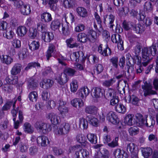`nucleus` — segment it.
Listing matches in <instances>:
<instances>
[{
	"label": "nucleus",
	"mask_w": 158,
	"mask_h": 158,
	"mask_svg": "<svg viewBox=\"0 0 158 158\" xmlns=\"http://www.w3.org/2000/svg\"><path fill=\"white\" fill-rule=\"evenodd\" d=\"M69 150L70 152L75 151V158H88L89 157V152L86 149L81 148L79 145L72 146Z\"/></svg>",
	"instance_id": "f257e3e1"
},
{
	"label": "nucleus",
	"mask_w": 158,
	"mask_h": 158,
	"mask_svg": "<svg viewBox=\"0 0 158 158\" xmlns=\"http://www.w3.org/2000/svg\"><path fill=\"white\" fill-rule=\"evenodd\" d=\"M70 127V125L69 123H63L54 131V133L58 135H64L69 132Z\"/></svg>",
	"instance_id": "f03ea898"
},
{
	"label": "nucleus",
	"mask_w": 158,
	"mask_h": 158,
	"mask_svg": "<svg viewBox=\"0 0 158 158\" xmlns=\"http://www.w3.org/2000/svg\"><path fill=\"white\" fill-rule=\"evenodd\" d=\"M151 51L150 49L148 50V48H144L142 50V64L144 66H146L152 58L151 53L149 51Z\"/></svg>",
	"instance_id": "7ed1b4c3"
},
{
	"label": "nucleus",
	"mask_w": 158,
	"mask_h": 158,
	"mask_svg": "<svg viewBox=\"0 0 158 158\" xmlns=\"http://www.w3.org/2000/svg\"><path fill=\"white\" fill-rule=\"evenodd\" d=\"M142 88L144 92V95L146 96L150 95L155 94L156 92L153 90V87L152 84L149 82L146 81L144 84L142 85Z\"/></svg>",
	"instance_id": "20e7f679"
},
{
	"label": "nucleus",
	"mask_w": 158,
	"mask_h": 158,
	"mask_svg": "<svg viewBox=\"0 0 158 158\" xmlns=\"http://www.w3.org/2000/svg\"><path fill=\"white\" fill-rule=\"evenodd\" d=\"M121 35L118 34H114L111 37V39L113 43L117 44V47L120 50H124L123 41L122 40Z\"/></svg>",
	"instance_id": "39448f33"
},
{
	"label": "nucleus",
	"mask_w": 158,
	"mask_h": 158,
	"mask_svg": "<svg viewBox=\"0 0 158 158\" xmlns=\"http://www.w3.org/2000/svg\"><path fill=\"white\" fill-rule=\"evenodd\" d=\"M106 120L113 124H116L119 123V120L115 112H109L106 115Z\"/></svg>",
	"instance_id": "423d86ee"
},
{
	"label": "nucleus",
	"mask_w": 158,
	"mask_h": 158,
	"mask_svg": "<svg viewBox=\"0 0 158 158\" xmlns=\"http://www.w3.org/2000/svg\"><path fill=\"white\" fill-rule=\"evenodd\" d=\"M46 118L54 125L58 124L60 121V117L53 113H50L46 115Z\"/></svg>",
	"instance_id": "0eeeda50"
},
{
	"label": "nucleus",
	"mask_w": 158,
	"mask_h": 158,
	"mask_svg": "<svg viewBox=\"0 0 158 158\" xmlns=\"http://www.w3.org/2000/svg\"><path fill=\"white\" fill-rule=\"evenodd\" d=\"M98 51L104 56H107L108 55H110L111 53V51L107 44L104 48L102 44L100 45L98 47Z\"/></svg>",
	"instance_id": "6e6552de"
},
{
	"label": "nucleus",
	"mask_w": 158,
	"mask_h": 158,
	"mask_svg": "<svg viewBox=\"0 0 158 158\" xmlns=\"http://www.w3.org/2000/svg\"><path fill=\"white\" fill-rule=\"evenodd\" d=\"M104 18V23H107L110 29H113L114 26L113 23L115 19V16L111 14H110L105 16Z\"/></svg>",
	"instance_id": "1a4fd4ad"
},
{
	"label": "nucleus",
	"mask_w": 158,
	"mask_h": 158,
	"mask_svg": "<svg viewBox=\"0 0 158 158\" xmlns=\"http://www.w3.org/2000/svg\"><path fill=\"white\" fill-rule=\"evenodd\" d=\"M36 140L38 145L42 147H45L49 143L48 138L45 136L38 137Z\"/></svg>",
	"instance_id": "9d476101"
},
{
	"label": "nucleus",
	"mask_w": 158,
	"mask_h": 158,
	"mask_svg": "<svg viewBox=\"0 0 158 158\" xmlns=\"http://www.w3.org/2000/svg\"><path fill=\"white\" fill-rule=\"evenodd\" d=\"M135 117L136 119V124L138 126L142 127L145 126L146 122L145 117H143L142 114L138 113L136 114Z\"/></svg>",
	"instance_id": "9b49d317"
},
{
	"label": "nucleus",
	"mask_w": 158,
	"mask_h": 158,
	"mask_svg": "<svg viewBox=\"0 0 158 158\" xmlns=\"http://www.w3.org/2000/svg\"><path fill=\"white\" fill-rule=\"evenodd\" d=\"M114 154L116 158H127L128 157L127 152L119 148L116 149Z\"/></svg>",
	"instance_id": "f8f14e48"
},
{
	"label": "nucleus",
	"mask_w": 158,
	"mask_h": 158,
	"mask_svg": "<svg viewBox=\"0 0 158 158\" xmlns=\"http://www.w3.org/2000/svg\"><path fill=\"white\" fill-rule=\"evenodd\" d=\"M53 33L46 31L42 34V39L45 42H49L54 38Z\"/></svg>",
	"instance_id": "ddd939ff"
},
{
	"label": "nucleus",
	"mask_w": 158,
	"mask_h": 158,
	"mask_svg": "<svg viewBox=\"0 0 158 158\" xmlns=\"http://www.w3.org/2000/svg\"><path fill=\"white\" fill-rule=\"evenodd\" d=\"M92 95L96 99L101 98L103 95L102 90L99 87H95L92 90Z\"/></svg>",
	"instance_id": "4468645a"
},
{
	"label": "nucleus",
	"mask_w": 158,
	"mask_h": 158,
	"mask_svg": "<svg viewBox=\"0 0 158 158\" xmlns=\"http://www.w3.org/2000/svg\"><path fill=\"white\" fill-rule=\"evenodd\" d=\"M77 141L81 144L82 147H85L89 144L86 141L85 137L82 134H78L76 136Z\"/></svg>",
	"instance_id": "2eb2a0df"
},
{
	"label": "nucleus",
	"mask_w": 158,
	"mask_h": 158,
	"mask_svg": "<svg viewBox=\"0 0 158 158\" xmlns=\"http://www.w3.org/2000/svg\"><path fill=\"white\" fill-rule=\"evenodd\" d=\"M98 108L94 106H88L86 107L85 112L89 114L95 115L97 114Z\"/></svg>",
	"instance_id": "dca6fc26"
},
{
	"label": "nucleus",
	"mask_w": 158,
	"mask_h": 158,
	"mask_svg": "<svg viewBox=\"0 0 158 158\" xmlns=\"http://www.w3.org/2000/svg\"><path fill=\"white\" fill-rule=\"evenodd\" d=\"M40 17L42 21L44 23H48L52 19L51 14L47 12H44L40 15Z\"/></svg>",
	"instance_id": "f3484780"
},
{
	"label": "nucleus",
	"mask_w": 158,
	"mask_h": 158,
	"mask_svg": "<svg viewBox=\"0 0 158 158\" xmlns=\"http://www.w3.org/2000/svg\"><path fill=\"white\" fill-rule=\"evenodd\" d=\"M6 80L8 83L15 85L18 82V78L16 75H11L7 77L6 78Z\"/></svg>",
	"instance_id": "a211bd4d"
},
{
	"label": "nucleus",
	"mask_w": 158,
	"mask_h": 158,
	"mask_svg": "<svg viewBox=\"0 0 158 158\" xmlns=\"http://www.w3.org/2000/svg\"><path fill=\"white\" fill-rule=\"evenodd\" d=\"M22 65L19 63L15 64L12 68L10 71L12 75H16L19 74L21 72L22 69Z\"/></svg>",
	"instance_id": "6ab92c4d"
},
{
	"label": "nucleus",
	"mask_w": 158,
	"mask_h": 158,
	"mask_svg": "<svg viewBox=\"0 0 158 158\" xmlns=\"http://www.w3.org/2000/svg\"><path fill=\"white\" fill-rule=\"evenodd\" d=\"M56 80L60 85H63L68 81V78H67V75L64 73L61 75L59 74L56 77Z\"/></svg>",
	"instance_id": "aec40b11"
},
{
	"label": "nucleus",
	"mask_w": 158,
	"mask_h": 158,
	"mask_svg": "<svg viewBox=\"0 0 158 158\" xmlns=\"http://www.w3.org/2000/svg\"><path fill=\"white\" fill-rule=\"evenodd\" d=\"M88 33L89 36L91 37V40L90 41L92 42H95L100 34H98L97 31H95L92 29L89 30L88 31Z\"/></svg>",
	"instance_id": "412c9836"
},
{
	"label": "nucleus",
	"mask_w": 158,
	"mask_h": 158,
	"mask_svg": "<svg viewBox=\"0 0 158 158\" xmlns=\"http://www.w3.org/2000/svg\"><path fill=\"white\" fill-rule=\"evenodd\" d=\"M79 96L82 99L84 98L89 94V91L88 88L87 87H83L80 89L77 92Z\"/></svg>",
	"instance_id": "4be33fe9"
},
{
	"label": "nucleus",
	"mask_w": 158,
	"mask_h": 158,
	"mask_svg": "<svg viewBox=\"0 0 158 158\" xmlns=\"http://www.w3.org/2000/svg\"><path fill=\"white\" fill-rule=\"evenodd\" d=\"M72 105L74 107L77 108V106L79 107H81L84 105V102L82 100L79 98H74L71 101Z\"/></svg>",
	"instance_id": "5701e85b"
},
{
	"label": "nucleus",
	"mask_w": 158,
	"mask_h": 158,
	"mask_svg": "<svg viewBox=\"0 0 158 158\" xmlns=\"http://www.w3.org/2000/svg\"><path fill=\"white\" fill-rule=\"evenodd\" d=\"M19 120L16 121V117H14L13 118L14 123V128L16 129H17L18 128L20 123H21L22 122L23 119V112L21 110L19 111Z\"/></svg>",
	"instance_id": "b1692460"
},
{
	"label": "nucleus",
	"mask_w": 158,
	"mask_h": 158,
	"mask_svg": "<svg viewBox=\"0 0 158 158\" xmlns=\"http://www.w3.org/2000/svg\"><path fill=\"white\" fill-rule=\"evenodd\" d=\"M126 149L128 152L131 154L137 151L136 150V145L133 143L130 142L126 144Z\"/></svg>",
	"instance_id": "393cba45"
},
{
	"label": "nucleus",
	"mask_w": 158,
	"mask_h": 158,
	"mask_svg": "<svg viewBox=\"0 0 158 158\" xmlns=\"http://www.w3.org/2000/svg\"><path fill=\"white\" fill-rule=\"evenodd\" d=\"M54 84L53 81L50 79H45L44 80L42 84V87L47 89L51 87Z\"/></svg>",
	"instance_id": "a878e982"
},
{
	"label": "nucleus",
	"mask_w": 158,
	"mask_h": 158,
	"mask_svg": "<svg viewBox=\"0 0 158 158\" xmlns=\"http://www.w3.org/2000/svg\"><path fill=\"white\" fill-rule=\"evenodd\" d=\"M38 85L37 80L31 78L28 82V87L30 90H32L35 89Z\"/></svg>",
	"instance_id": "bb28decb"
},
{
	"label": "nucleus",
	"mask_w": 158,
	"mask_h": 158,
	"mask_svg": "<svg viewBox=\"0 0 158 158\" xmlns=\"http://www.w3.org/2000/svg\"><path fill=\"white\" fill-rule=\"evenodd\" d=\"M27 31V29L25 26H20L17 28L16 33L18 35L22 37L24 36Z\"/></svg>",
	"instance_id": "cd10ccee"
},
{
	"label": "nucleus",
	"mask_w": 158,
	"mask_h": 158,
	"mask_svg": "<svg viewBox=\"0 0 158 158\" xmlns=\"http://www.w3.org/2000/svg\"><path fill=\"white\" fill-rule=\"evenodd\" d=\"M17 99L14 98L10 101H8L3 106L2 108V110H6L10 108L11 106L13 105V108L15 107V105L16 103Z\"/></svg>",
	"instance_id": "c85d7f7f"
},
{
	"label": "nucleus",
	"mask_w": 158,
	"mask_h": 158,
	"mask_svg": "<svg viewBox=\"0 0 158 158\" xmlns=\"http://www.w3.org/2000/svg\"><path fill=\"white\" fill-rule=\"evenodd\" d=\"M77 37V40L82 43H85L88 40H89L88 39L87 35L84 33H79Z\"/></svg>",
	"instance_id": "c756f323"
},
{
	"label": "nucleus",
	"mask_w": 158,
	"mask_h": 158,
	"mask_svg": "<svg viewBox=\"0 0 158 158\" xmlns=\"http://www.w3.org/2000/svg\"><path fill=\"white\" fill-rule=\"evenodd\" d=\"M59 104V105L58 107V110L61 114H65L67 113L68 112V108L64 106L63 102L60 100Z\"/></svg>",
	"instance_id": "7c9ffc66"
},
{
	"label": "nucleus",
	"mask_w": 158,
	"mask_h": 158,
	"mask_svg": "<svg viewBox=\"0 0 158 158\" xmlns=\"http://www.w3.org/2000/svg\"><path fill=\"white\" fill-rule=\"evenodd\" d=\"M76 11L80 16L84 18L87 16L88 13L86 9L82 7H78L76 9Z\"/></svg>",
	"instance_id": "2f4dec72"
},
{
	"label": "nucleus",
	"mask_w": 158,
	"mask_h": 158,
	"mask_svg": "<svg viewBox=\"0 0 158 158\" xmlns=\"http://www.w3.org/2000/svg\"><path fill=\"white\" fill-rule=\"evenodd\" d=\"M20 11L21 14L23 15H28L31 12L30 7L29 5H25L24 6H22L21 8L20 9Z\"/></svg>",
	"instance_id": "473e14b6"
},
{
	"label": "nucleus",
	"mask_w": 158,
	"mask_h": 158,
	"mask_svg": "<svg viewBox=\"0 0 158 158\" xmlns=\"http://www.w3.org/2000/svg\"><path fill=\"white\" fill-rule=\"evenodd\" d=\"M87 117L90 124L94 127H97L98 124V120L93 116L88 115Z\"/></svg>",
	"instance_id": "72a5a7b5"
},
{
	"label": "nucleus",
	"mask_w": 158,
	"mask_h": 158,
	"mask_svg": "<svg viewBox=\"0 0 158 158\" xmlns=\"http://www.w3.org/2000/svg\"><path fill=\"white\" fill-rule=\"evenodd\" d=\"M150 49L151 51H149L152 56H155L156 54H158V41L154 45L153 44L150 47L148 48V49Z\"/></svg>",
	"instance_id": "f704fd0d"
},
{
	"label": "nucleus",
	"mask_w": 158,
	"mask_h": 158,
	"mask_svg": "<svg viewBox=\"0 0 158 158\" xmlns=\"http://www.w3.org/2000/svg\"><path fill=\"white\" fill-rule=\"evenodd\" d=\"M60 25L59 21L58 19H55L51 23L50 27L52 30L55 31L59 29Z\"/></svg>",
	"instance_id": "c9c22d12"
},
{
	"label": "nucleus",
	"mask_w": 158,
	"mask_h": 158,
	"mask_svg": "<svg viewBox=\"0 0 158 158\" xmlns=\"http://www.w3.org/2000/svg\"><path fill=\"white\" fill-rule=\"evenodd\" d=\"M0 58L3 63L7 64H10L13 60V59L10 56L6 55L0 56Z\"/></svg>",
	"instance_id": "e433bc0d"
},
{
	"label": "nucleus",
	"mask_w": 158,
	"mask_h": 158,
	"mask_svg": "<svg viewBox=\"0 0 158 158\" xmlns=\"http://www.w3.org/2000/svg\"><path fill=\"white\" fill-rule=\"evenodd\" d=\"M87 137L91 143L96 144L97 143V137L96 134L89 133L87 135Z\"/></svg>",
	"instance_id": "4c0bfd02"
},
{
	"label": "nucleus",
	"mask_w": 158,
	"mask_h": 158,
	"mask_svg": "<svg viewBox=\"0 0 158 158\" xmlns=\"http://www.w3.org/2000/svg\"><path fill=\"white\" fill-rule=\"evenodd\" d=\"M142 152L144 157L148 158L152 155V150L151 148L149 147L143 148L142 150Z\"/></svg>",
	"instance_id": "58836bf2"
},
{
	"label": "nucleus",
	"mask_w": 158,
	"mask_h": 158,
	"mask_svg": "<svg viewBox=\"0 0 158 158\" xmlns=\"http://www.w3.org/2000/svg\"><path fill=\"white\" fill-rule=\"evenodd\" d=\"M24 130L27 133L31 134L34 131V128L28 123H25L23 125Z\"/></svg>",
	"instance_id": "ea45409f"
},
{
	"label": "nucleus",
	"mask_w": 158,
	"mask_h": 158,
	"mask_svg": "<svg viewBox=\"0 0 158 158\" xmlns=\"http://www.w3.org/2000/svg\"><path fill=\"white\" fill-rule=\"evenodd\" d=\"M133 116L131 114H128L124 120V123L127 125L131 126L133 125Z\"/></svg>",
	"instance_id": "a19ab883"
},
{
	"label": "nucleus",
	"mask_w": 158,
	"mask_h": 158,
	"mask_svg": "<svg viewBox=\"0 0 158 158\" xmlns=\"http://www.w3.org/2000/svg\"><path fill=\"white\" fill-rule=\"evenodd\" d=\"M51 126L50 124L44 123L40 131L43 134H45L51 131Z\"/></svg>",
	"instance_id": "79ce46f5"
},
{
	"label": "nucleus",
	"mask_w": 158,
	"mask_h": 158,
	"mask_svg": "<svg viewBox=\"0 0 158 158\" xmlns=\"http://www.w3.org/2000/svg\"><path fill=\"white\" fill-rule=\"evenodd\" d=\"M40 46L39 41L35 40L33 41L30 44H29L30 49L32 51H34L38 49Z\"/></svg>",
	"instance_id": "37998d69"
},
{
	"label": "nucleus",
	"mask_w": 158,
	"mask_h": 158,
	"mask_svg": "<svg viewBox=\"0 0 158 158\" xmlns=\"http://www.w3.org/2000/svg\"><path fill=\"white\" fill-rule=\"evenodd\" d=\"M132 28L137 33H142L145 30L144 27L140 24H137L134 26L133 25V27H132Z\"/></svg>",
	"instance_id": "c03bdc74"
},
{
	"label": "nucleus",
	"mask_w": 158,
	"mask_h": 158,
	"mask_svg": "<svg viewBox=\"0 0 158 158\" xmlns=\"http://www.w3.org/2000/svg\"><path fill=\"white\" fill-rule=\"evenodd\" d=\"M145 117L146 118V122L145 123V126L148 127H151L153 126L155 124V120L152 118H150L149 119H147V115H145Z\"/></svg>",
	"instance_id": "a18cd8bd"
},
{
	"label": "nucleus",
	"mask_w": 158,
	"mask_h": 158,
	"mask_svg": "<svg viewBox=\"0 0 158 158\" xmlns=\"http://www.w3.org/2000/svg\"><path fill=\"white\" fill-rule=\"evenodd\" d=\"M55 49L54 45L53 44H50L46 55V57L48 60H49V58L52 56V53L54 52Z\"/></svg>",
	"instance_id": "49530a36"
},
{
	"label": "nucleus",
	"mask_w": 158,
	"mask_h": 158,
	"mask_svg": "<svg viewBox=\"0 0 158 158\" xmlns=\"http://www.w3.org/2000/svg\"><path fill=\"white\" fill-rule=\"evenodd\" d=\"M126 100H128L129 102H131L133 104L136 105L138 103L139 99L137 97L133 95L129 96L127 99H126Z\"/></svg>",
	"instance_id": "de8ad7c7"
},
{
	"label": "nucleus",
	"mask_w": 158,
	"mask_h": 158,
	"mask_svg": "<svg viewBox=\"0 0 158 158\" xmlns=\"http://www.w3.org/2000/svg\"><path fill=\"white\" fill-rule=\"evenodd\" d=\"M37 28L38 31L41 32L42 34L47 31V26L41 23H39L37 24Z\"/></svg>",
	"instance_id": "09e8293b"
},
{
	"label": "nucleus",
	"mask_w": 158,
	"mask_h": 158,
	"mask_svg": "<svg viewBox=\"0 0 158 158\" xmlns=\"http://www.w3.org/2000/svg\"><path fill=\"white\" fill-rule=\"evenodd\" d=\"M62 31L63 34L65 35H68L70 33V30L69 26L67 23H64L62 26Z\"/></svg>",
	"instance_id": "8fccbe9b"
},
{
	"label": "nucleus",
	"mask_w": 158,
	"mask_h": 158,
	"mask_svg": "<svg viewBox=\"0 0 158 158\" xmlns=\"http://www.w3.org/2000/svg\"><path fill=\"white\" fill-rule=\"evenodd\" d=\"M88 122L87 120L84 118H80L79 125L80 127H83L84 129H86L88 128Z\"/></svg>",
	"instance_id": "3c124183"
},
{
	"label": "nucleus",
	"mask_w": 158,
	"mask_h": 158,
	"mask_svg": "<svg viewBox=\"0 0 158 158\" xmlns=\"http://www.w3.org/2000/svg\"><path fill=\"white\" fill-rule=\"evenodd\" d=\"M116 110L119 113H124L126 112V108L121 104H117L115 106Z\"/></svg>",
	"instance_id": "603ef678"
},
{
	"label": "nucleus",
	"mask_w": 158,
	"mask_h": 158,
	"mask_svg": "<svg viewBox=\"0 0 158 158\" xmlns=\"http://www.w3.org/2000/svg\"><path fill=\"white\" fill-rule=\"evenodd\" d=\"M103 69L104 68L102 64H96L94 67V73L97 74H99L103 71Z\"/></svg>",
	"instance_id": "864d4df0"
},
{
	"label": "nucleus",
	"mask_w": 158,
	"mask_h": 158,
	"mask_svg": "<svg viewBox=\"0 0 158 158\" xmlns=\"http://www.w3.org/2000/svg\"><path fill=\"white\" fill-rule=\"evenodd\" d=\"M116 81L115 78L113 77L110 79L105 81L103 83V85L106 87H109L114 83Z\"/></svg>",
	"instance_id": "5fc2aeb1"
},
{
	"label": "nucleus",
	"mask_w": 158,
	"mask_h": 158,
	"mask_svg": "<svg viewBox=\"0 0 158 158\" xmlns=\"http://www.w3.org/2000/svg\"><path fill=\"white\" fill-rule=\"evenodd\" d=\"M3 36L6 37L7 39L10 40L13 39L15 35L14 32L10 30H6V32L3 34Z\"/></svg>",
	"instance_id": "6e6d98bb"
},
{
	"label": "nucleus",
	"mask_w": 158,
	"mask_h": 158,
	"mask_svg": "<svg viewBox=\"0 0 158 158\" xmlns=\"http://www.w3.org/2000/svg\"><path fill=\"white\" fill-rule=\"evenodd\" d=\"M153 9V6L150 1L146 2L144 5V10L148 12H150Z\"/></svg>",
	"instance_id": "4d7b16f0"
},
{
	"label": "nucleus",
	"mask_w": 158,
	"mask_h": 158,
	"mask_svg": "<svg viewBox=\"0 0 158 158\" xmlns=\"http://www.w3.org/2000/svg\"><path fill=\"white\" fill-rule=\"evenodd\" d=\"M53 73V72L50 67H46L44 69L42 74L44 76H50Z\"/></svg>",
	"instance_id": "13d9d810"
},
{
	"label": "nucleus",
	"mask_w": 158,
	"mask_h": 158,
	"mask_svg": "<svg viewBox=\"0 0 158 158\" xmlns=\"http://www.w3.org/2000/svg\"><path fill=\"white\" fill-rule=\"evenodd\" d=\"M142 46L138 44L134 48L133 52L135 54L134 56L139 55L142 51Z\"/></svg>",
	"instance_id": "bf43d9fd"
},
{
	"label": "nucleus",
	"mask_w": 158,
	"mask_h": 158,
	"mask_svg": "<svg viewBox=\"0 0 158 158\" xmlns=\"http://www.w3.org/2000/svg\"><path fill=\"white\" fill-rule=\"evenodd\" d=\"M29 100L33 102H36L38 98V94L36 92L33 91L31 92L28 95Z\"/></svg>",
	"instance_id": "052dcab7"
},
{
	"label": "nucleus",
	"mask_w": 158,
	"mask_h": 158,
	"mask_svg": "<svg viewBox=\"0 0 158 158\" xmlns=\"http://www.w3.org/2000/svg\"><path fill=\"white\" fill-rule=\"evenodd\" d=\"M78 88V85L77 81L74 80L72 81L70 84V89L71 91L72 92H75Z\"/></svg>",
	"instance_id": "680f3d73"
},
{
	"label": "nucleus",
	"mask_w": 158,
	"mask_h": 158,
	"mask_svg": "<svg viewBox=\"0 0 158 158\" xmlns=\"http://www.w3.org/2000/svg\"><path fill=\"white\" fill-rule=\"evenodd\" d=\"M73 39L72 38H70L66 40V42L68 47L70 48H73L77 47V45L76 43H73Z\"/></svg>",
	"instance_id": "e2e57ef3"
},
{
	"label": "nucleus",
	"mask_w": 158,
	"mask_h": 158,
	"mask_svg": "<svg viewBox=\"0 0 158 158\" xmlns=\"http://www.w3.org/2000/svg\"><path fill=\"white\" fill-rule=\"evenodd\" d=\"M76 72L75 70L71 68H66L64 70V73L66 74L71 76H73L74 75Z\"/></svg>",
	"instance_id": "0e129e2a"
},
{
	"label": "nucleus",
	"mask_w": 158,
	"mask_h": 158,
	"mask_svg": "<svg viewBox=\"0 0 158 158\" xmlns=\"http://www.w3.org/2000/svg\"><path fill=\"white\" fill-rule=\"evenodd\" d=\"M63 4L64 6L66 8L73 7L74 4L73 0H64Z\"/></svg>",
	"instance_id": "69168bd1"
},
{
	"label": "nucleus",
	"mask_w": 158,
	"mask_h": 158,
	"mask_svg": "<svg viewBox=\"0 0 158 158\" xmlns=\"http://www.w3.org/2000/svg\"><path fill=\"white\" fill-rule=\"evenodd\" d=\"M139 129L136 127H130L128 130L129 133L130 135H135L139 132Z\"/></svg>",
	"instance_id": "338daca9"
},
{
	"label": "nucleus",
	"mask_w": 158,
	"mask_h": 158,
	"mask_svg": "<svg viewBox=\"0 0 158 158\" xmlns=\"http://www.w3.org/2000/svg\"><path fill=\"white\" fill-rule=\"evenodd\" d=\"M79 57V52H73L70 55V58L72 61L75 62H78Z\"/></svg>",
	"instance_id": "774afa93"
}]
</instances>
